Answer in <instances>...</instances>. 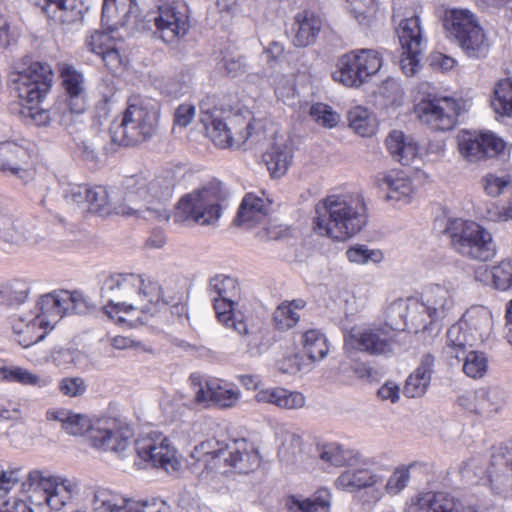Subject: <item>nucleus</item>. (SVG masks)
Returning <instances> with one entry per match:
<instances>
[{"mask_svg":"<svg viewBox=\"0 0 512 512\" xmlns=\"http://www.w3.org/2000/svg\"><path fill=\"white\" fill-rule=\"evenodd\" d=\"M101 297L106 300L105 314L118 322H126L121 313L139 311L154 315L160 298V284L142 274L114 273L105 278Z\"/></svg>","mask_w":512,"mask_h":512,"instance_id":"nucleus-1","label":"nucleus"},{"mask_svg":"<svg viewBox=\"0 0 512 512\" xmlns=\"http://www.w3.org/2000/svg\"><path fill=\"white\" fill-rule=\"evenodd\" d=\"M313 230L335 241H346L367 223V211L361 195H329L314 209Z\"/></svg>","mask_w":512,"mask_h":512,"instance_id":"nucleus-2","label":"nucleus"},{"mask_svg":"<svg viewBox=\"0 0 512 512\" xmlns=\"http://www.w3.org/2000/svg\"><path fill=\"white\" fill-rule=\"evenodd\" d=\"M191 457L203 465L207 474H247L259 466L258 454L243 439L228 443L202 442L193 449Z\"/></svg>","mask_w":512,"mask_h":512,"instance_id":"nucleus-3","label":"nucleus"},{"mask_svg":"<svg viewBox=\"0 0 512 512\" xmlns=\"http://www.w3.org/2000/svg\"><path fill=\"white\" fill-rule=\"evenodd\" d=\"M48 415L53 420L61 422L62 428L70 435L79 436L88 432L95 448L125 457V452L130 447L131 430L127 427H118L115 422L94 427L87 416L64 409L48 412Z\"/></svg>","mask_w":512,"mask_h":512,"instance_id":"nucleus-4","label":"nucleus"},{"mask_svg":"<svg viewBox=\"0 0 512 512\" xmlns=\"http://www.w3.org/2000/svg\"><path fill=\"white\" fill-rule=\"evenodd\" d=\"M160 108L156 102L129 104L120 122H113L110 135L113 143L136 146L149 140L156 132Z\"/></svg>","mask_w":512,"mask_h":512,"instance_id":"nucleus-5","label":"nucleus"},{"mask_svg":"<svg viewBox=\"0 0 512 512\" xmlns=\"http://www.w3.org/2000/svg\"><path fill=\"white\" fill-rule=\"evenodd\" d=\"M226 192L220 183H211L183 196L176 207V222L191 221L198 225H214L224 208Z\"/></svg>","mask_w":512,"mask_h":512,"instance_id":"nucleus-6","label":"nucleus"},{"mask_svg":"<svg viewBox=\"0 0 512 512\" xmlns=\"http://www.w3.org/2000/svg\"><path fill=\"white\" fill-rule=\"evenodd\" d=\"M445 233L450 237L453 248L462 256L488 261L495 255L496 246L491 233L474 221L451 220Z\"/></svg>","mask_w":512,"mask_h":512,"instance_id":"nucleus-7","label":"nucleus"},{"mask_svg":"<svg viewBox=\"0 0 512 512\" xmlns=\"http://www.w3.org/2000/svg\"><path fill=\"white\" fill-rule=\"evenodd\" d=\"M444 27L468 57L482 58L487 55L488 40L483 28L470 11L453 9L446 12Z\"/></svg>","mask_w":512,"mask_h":512,"instance_id":"nucleus-8","label":"nucleus"},{"mask_svg":"<svg viewBox=\"0 0 512 512\" xmlns=\"http://www.w3.org/2000/svg\"><path fill=\"white\" fill-rule=\"evenodd\" d=\"M144 182L137 175L127 177L122 190H111V203L114 213L123 216H135L146 219L155 218L169 221L170 213L166 208L149 204L144 193Z\"/></svg>","mask_w":512,"mask_h":512,"instance_id":"nucleus-9","label":"nucleus"},{"mask_svg":"<svg viewBox=\"0 0 512 512\" xmlns=\"http://www.w3.org/2000/svg\"><path fill=\"white\" fill-rule=\"evenodd\" d=\"M382 63V56L377 50H353L338 59L332 78L346 87L357 88L374 76Z\"/></svg>","mask_w":512,"mask_h":512,"instance_id":"nucleus-10","label":"nucleus"},{"mask_svg":"<svg viewBox=\"0 0 512 512\" xmlns=\"http://www.w3.org/2000/svg\"><path fill=\"white\" fill-rule=\"evenodd\" d=\"M135 451L141 460L168 473L176 472L182 467L176 448L161 432L154 431L138 438L135 441Z\"/></svg>","mask_w":512,"mask_h":512,"instance_id":"nucleus-11","label":"nucleus"},{"mask_svg":"<svg viewBox=\"0 0 512 512\" xmlns=\"http://www.w3.org/2000/svg\"><path fill=\"white\" fill-rule=\"evenodd\" d=\"M147 17L148 22L154 23V34L165 43L176 42L186 35L190 27L188 9L178 2L164 3Z\"/></svg>","mask_w":512,"mask_h":512,"instance_id":"nucleus-12","label":"nucleus"},{"mask_svg":"<svg viewBox=\"0 0 512 512\" xmlns=\"http://www.w3.org/2000/svg\"><path fill=\"white\" fill-rule=\"evenodd\" d=\"M60 78L67 100L59 124L68 127L73 122V115L82 114L88 107L87 86L82 72L72 65H62Z\"/></svg>","mask_w":512,"mask_h":512,"instance_id":"nucleus-13","label":"nucleus"},{"mask_svg":"<svg viewBox=\"0 0 512 512\" xmlns=\"http://www.w3.org/2000/svg\"><path fill=\"white\" fill-rule=\"evenodd\" d=\"M382 482L383 477L363 463L359 466L345 469L335 480V486L337 489L350 493L369 489L366 492V502L373 505L378 503L384 495L383 491L378 487Z\"/></svg>","mask_w":512,"mask_h":512,"instance_id":"nucleus-14","label":"nucleus"},{"mask_svg":"<svg viewBox=\"0 0 512 512\" xmlns=\"http://www.w3.org/2000/svg\"><path fill=\"white\" fill-rule=\"evenodd\" d=\"M458 148L466 161L475 163L501 154L505 149V142L490 132L478 134L462 131L458 135Z\"/></svg>","mask_w":512,"mask_h":512,"instance_id":"nucleus-15","label":"nucleus"},{"mask_svg":"<svg viewBox=\"0 0 512 512\" xmlns=\"http://www.w3.org/2000/svg\"><path fill=\"white\" fill-rule=\"evenodd\" d=\"M189 380L198 404H215L221 408H229L239 400V390L221 383L218 379H203L198 374H192Z\"/></svg>","mask_w":512,"mask_h":512,"instance_id":"nucleus-16","label":"nucleus"},{"mask_svg":"<svg viewBox=\"0 0 512 512\" xmlns=\"http://www.w3.org/2000/svg\"><path fill=\"white\" fill-rule=\"evenodd\" d=\"M460 113L459 103L448 97L436 98L419 105V118L434 131H449Z\"/></svg>","mask_w":512,"mask_h":512,"instance_id":"nucleus-17","label":"nucleus"},{"mask_svg":"<svg viewBox=\"0 0 512 512\" xmlns=\"http://www.w3.org/2000/svg\"><path fill=\"white\" fill-rule=\"evenodd\" d=\"M395 334L385 327L373 326L361 331H351L345 343L371 355H387L393 352Z\"/></svg>","mask_w":512,"mask_h":512,"instance_id":"nucleus-18","label":"nucleus"},{"mask_svg":"<svg viewBox=\"0 0 512 512\" xmlns=\"http://www.w3.org/2000/svg\"><path fill=\"white\" fill-rule=\"evenodd\" d=\"M455 304L451 291L439 284L429 286L422 294L421 300L414 301L417 310H425L427 318L432 322H441L449 317L454 310Z\"/></svg>","mask_w":512,"mask_h":512,"instance_id":"nucleus-19","label":"nucleus"},{"mask_svg":"<svg viewBox=\"0 0 512 512\" xmlns=\"http://www.w3.org/2000/svg\"><path fill=\"white\" fill-rule=\"evenodd\" d=\"M486 476L481 478L492 494L503 498L512 496V454H492Z\"/></svg>","mask_w":512,"mask_h":512,"instance_id":"nucleus-20","label":"nucleus"},{"mask_svg":"<svg viewBox=\"0 0 512 512\" xmlns=\"http://www.w3.org/2000/svg\"><path fill=\"white\" fill-rule=\"evenodd\" d=\"M405 512H461L462 503L446 492H424L406 504Z\"/></svg>","mask_w":512,"mask_h":512,"instance_id":"nucleus-21","label":"nucleus"},{"mask_svg":"<svg viewBox=\"0 0 512 512\" xmlns=\"http://www.w3.org/2000/svg\"><path fill=\"white\" fill-rule=\"evenodd\" d=\"M0 238L9 244L22 245L37 243L39 236L32 222L0 215Z\"/></svg>","mask_w":512,"mask_h":512,"instance_id":"nucleus-22","label":"nucleus"},{"mask_svg":"<svg viewBox=\"0 0 512 512\" xmlns=\"http://www.w3.org/2000/svg\"><path fill=\"white\" fill-rule=\"evenodd\" d=\"M85 6L82 0H44L42 11L45 15L63 26L81 22Z\"/></svg>","mask_w":512,"mask_h":512,"instance_id":"nucleus-23","label":"nucleus"},{"mask_svg":"<svg viewBox=\"0 0 512 512\" xmlns=\"http://www.w3.org/2000/svg\"><path fill=\"white\" fill-rule=\"evenodd\" d=\"M263 159L273 177L285 175L293 160L291 140L283 135H275L273 143L263 155Z\"/></svg>","mask_w":512,"mask_h":512,"instance_id":"nucleus-24","label":"nucleus"},{"mask_svg":"<svg viewBox=\"0 0 512 512\" xmlns=\"http://www.w3.org/2000/svg\"><path fill=\"white\" fill-rule=\"evenodd\" d=\"M49 324L50 321L35 315L27 317L15 315L11 321L16 341L24 348L40 342L46 334V331L41 332V330L47 328Z\"/></svg>","mask_w":512,"mask_h":512,"instance_id":"nucleus-25","label":"nucleus"},{"mask_svg":"<svg viewBox=\"0 0 512 512\" xmlns=\"http://www.w3.org/2000/svg\"><path fill=\"white\" fill-rule=\"evenodd\" d=\"M86 46L89 51L100 56L109 70L116 71L122 66L123 58L109 34L95 31L87 38Z\"/></svg>","mask_w":512,"mask_h":512,"instance_id":"nucleus-26","label":"nucleus"},{"mask_svg":"<svg viewBox=\"0 0 512 512\" xmlns=\"http://www.w3.org/2000/svg\"><path fill=\"white\" fill-rule=\"evenodd\" d=\"M322 19L310 11L297 13L292 27L293 44L296 47H307L315 43L322 29Z\"/></svg>","mask_w":512,"mask_h":512,"instance_id":"nucleus-27","label":"nucleus"},{"mask_svg":"<svg viewBox=\"0 0 512 512\" xmlns=\"http://www.w3.org/2000/svg\"><path fill=\"white\" fill-rule=\"evenodd\" d=\"M139 181L144 182V193L150 205L154 207L163 206V202L171 198L175 186V177L172 172H166L155 178H148L144 175H137Z\"/></svg>","mask_w":512,"mask_h":512,"instance_id":"nucleus-28","label":"nucleus"},{"mask_svg":"<svg viewBox=\"0 0 512 512\" xmlns=\"http://www.w3.org/2000/svg\"><path fill=\"white\" fill-rule=\"evenodd\" d=\"M94 512H138V501L107 488H98L93 496Z\"/></svg>","mask_w":512,"mask_h":512,"instance_id":"nucleus-29","label":"nucleus"},{"mask_svg":"<svg viewBox=\"0 0 512 512\" xmlns=\"http://www.w3.org/2000/svg\"><path fill=\"white\" fill-rule=\"evenodd\" d=\"M270 201L267 198L248 193L243 198L234 220L238 226L248 227L260 223L268 214Z\"/></svg>","mask_w":512,"mask_h":512,"instance_id":"nucleus-30","label":"nucleus"},{"mask_svg":"<svg viewBox=\"0 0 512 512\" xmlns=\"http://www.w3.org/2000/svg\"><path fill=\"white\" fill-rule=\"evenodd\" d=\"M257 402L274 404L281 409L296 410L305 406L306 398L298 391L284 388L263 389L255 396Z\"/></svg>","mask_w":512,"mask_h":512,"instance_id":"nucleus-31","label":"nucleus"},{"mask_svg":"<svg viewBox=\"0 0 512 512\" xmlns=\"http://www.w3.org/2000/svg\"><path fill=\"white\" fill-rule=\"evenodd\" d=\"M476 341V336L467 332L463 322L455 323L447 331L444 353L448 358L460 362L461 355L468 352V348L473 347Z\"/></svg>","mask_w":512,"mask_h":512,"instance_id":"nucleus-32","label":"nucleus"},{"mask_svg":"<svg viewBox=\"0 0 512 512\" xmlns=\"http://www.w3.org/2000/svg\"><path fill=\"white\" fill-rule=\"evenodd\" d=\"M435 358L431 354L423 356L420 365L407 378L403 393L409 398L421 397L425 394L431 380V372Z\"/></svg>","mask_w":512,"mask_h":512,"instance_id":"nucleus-33","label":"nucleus"},{"mask_svg":"<svg viewBox=\"0 0 512 512\" xmlns=\"http://www.w3.org/2000/svg\"><path fill=\"white\" fill-rule=\"evenodd\" d=\"M47 69L44 68L45 76H42V82L33 83L29 82V77L22 76L18 81V85H11L12 91L16 97L21 101V105L25 104H40L51 90L52 84H49L47 78Z\"/></svg>","mask_w":512,"mask_h":512,"instance_id":"nucleus-34","label":"nucleus"},{"mask_svg":"<svg viewBox=\"0 0 512 512\" xmlns=\"http://www.w3.org/2000/svg\"><path fill=\"white\" fill-rule=\"evenodd\" d=\"M377 183L380 189L387 192L385 198L389 201L408 202L413 192L411 180L399 172L384 174L378 178Z\"/></svg>","mask_w":512,"mask_h":512,"instance_id":"nucleus-35","label":"nucleus"},{"mask_svg":"<svg viewBox=\"0 0 512 512\" xmlns=\"http://www.w3.org/2000/svg\"><path fill=\"white\" fill-rule=\"evenodd\" d=\"M396 33L404 51L412 53H421L423 46V36L418 16H412L402 19L396 29Z\"/></svg>","mask_w":512,"mask_h":512,"instance_id":"nucleus-36","label":"nucleus"},{"mask_svg":"<svg viewBox=\"0 0 512 512\" xmlns=\"http://www.w3.org/2000/svg\"><path fill=\"white\" fill-rule=\"evenodd\" d=\"M29 498L35 505H47L48 495H53L56 487V476L46 471L33 470L28 475Z\"/></svg>","mask_w":512,"mask_h":512,"instance_id":"nucleus-37","label":"nucleus"},{"mask_svg":"<svg viewBox=\"0 0 512 512\" xmlns=\"http://www.w3.org/2000/svg\"><path fill=\"white\" fill-rule=\"evenodd\" d=\"M30 159L28 150L21 145L6 142L0 145V169L18 174L25 169Z\"/></svg>","mask_w":512,"mask_h":512,"instance_id":"nucleus-38","label":"nucleus"},{"mask_svg":"<svg viewBox=\"0 0 512 512\" xmlns=\"http://www.w3.org/2000/svg\"><path fill=\"white\" fill-rule=\"evenodd\" d=\"M44 68L47 69V78L49 84H53V70L48 63L44 62H32L28 57L24 58L21 63L14 66V70L10 73V85H18V81L22 76L29 77V82H42V76H45Z\"/></svg>","mask_w":512,"mask_h":512,"instance_id":"nucleus-39","label":"nucleus"},{"mask_svg":"<svg viewBox=\"0 0 512 512\" xmlns=\"http://www.w3.org/2000/svg\"><path fill=\"white\" fill-rule=\"evenodd\" d=\"M464 326L474 331L477 341L483 342L492 329V314L483 306H474L468 309L463 315Z\"/></svg>","mask_w":512,"mask_h":512,"instance_id":"nucleus-40","label":"nucleus"},{"mask_svg":"<svg viewBox=\"0 0 512 512\" xmlns=\"http://www.w3.org/2000/svg\"><path fill=\"white\" fill-rule=\"evenodd\" d=\"M288 505L291 512H329L331 493L328 489L321 488L307 499L292 496Z\"/></svg>","mask_w":512,"mask_h":512,"instance_id":"nucleus-41","label":"nucleus"},{"mask_svg":"<svg viewBox=\"0 0 512 512\" xmlns=\"http://www.w3.org/2000/svg\"><path fill=\"white\" fill-rule=\"evenodd\" d=\"M386 146L393 158L403 165H409L418 152L416 144L407 141L403 132L398 130H394L388 135Z\"/></svg>","mask_w":512,"mask_h":512,"instance_id":"nucleus-42","label":"nucleus"},{"mask_svg":"<svg viewBox=\"0 0 512 512\" xmlns=\"http://www.w3.org/2000/svg\"><path fill=\"white\" fill-rule=\"evenodd\" d=\"M137 10L136 0H104L102 21L107 24H125L129 16Z\"/></svg>","mask_w":512,"mask_h":512,"instance_id":"nucleus-43","label":"nucleus"},{"mask_svg":"<svg viewBox=\"0 0 512 512\" xmlns=\"http://www.w3.org/2000/svg\"><path fill=\"white\" fill-rule=\"evenodd\" d=\"M414 301L398 299L392 302L385 311V328L392 333L395 331H403L408 326V312L409 309L415 311Z\"/></svg>","mask_w":512,"mask_h":512,"instance_id":"nucleus-44","label":"nucleus"},{"mask_svg":"<svg viewBox=\"0 0 512 512\" xmlns=\"http://www.w3.org/2000/svg\"><path fill=\"white\" fill-rule=\"evenodd\" d=\"M349 127L362 137H370L377 130V121L368 109L357 106L347 113Z\"/></svg>","mask_w":512,"mask_h":512,"instance_id":"nucleus-45","label":"nucleus"},{"mask_svg":"<svg viewBox=\"0 0 512 512\" xmlns=\"http://www.w3.org/2000/svg\"><path fill=\"white\" fill-rule=\"evenodd\" d=\"M213 302L219 322L226 327H232L237 333H247L246 322L242 318H238L234 311L236 299L214 298Z\"/></svg>","mask_w":512,"mask_h":512,"instance_id":"nucleus-46","label":"nucleus"},{"mask_svg":"<svg viewBox=\"0 0 512 512\" xmlns=\"http://www.w3.org/2000/svg\"><path fill=\"white\" fill-rule=\"evenodd\" d=\"M303 351L312 361L324 359L329 352L326 336L317 329L307 330L302 335Z\"/></svg>","mask_w":512,"mask_h":512,"instance_id":"nucleus-47","label":"nucleus"},{"mask_svg":"<svg viewBox=\"0 0 512 512\" xmlns=\"http://www.w3.org/2000/svg\"><path fill=\"white\" fill-rule=\"evenodd\" d=\"M78 490L79 484L76 479L56 476V487L53 495L47 497V506L53 510H60L72 500Z\"/></svg>","mask_w":512,"mask_h":512,"instance_id":"nucleus-48","label":"nucleus"},{"mask_svg":"<svg viewBox=\"0 0 512 512\" xmlns=\"http://www.w3.org/2000/svg\"><path fill=\"white\" fill-rule=\"evenodd\" d=\"M474 411L478 414L491 416L501 409L503 398L497 389L480 388L474 395Z\"/></svg>","mask_w":512,"mask_h":512,"instance_id":"nucleus-49","label":"nucleus"},{"mask_svg":"<svg viewBox=\"0 0 512 512\" xmlns=\"http://www.w3.org/2000/svg\"><path fill=\"white\" fill-rule=\"evenodd\" d=\"M206 124V132L211 141L219 148H232L233 132L230 129L228 118L222 120L212 114Z\"/></svg>","mask_w":512,"mask_h":512,"instance_id":"nucleus-50","label":"nucleus"},{"mask_svg":"<svg viewBox=\"0 0 512 512\" xmlns=\"http://www.w3.org/2000/svg\"><path fill=\"white\" fill-rule=\"evenodd\" d=\"M60 302V291L41 296L36 304L37 313L35 316L50 321L48 326L52 329L57 320L62 318Z\"/></svg>","mask_w":512,"mask_h":512,"instance_id":"nucleus-51","label":"nucleus"},{"mask_svg":"<svg viewBox=\"0 0 512 512\" xmlns=\"http://www.w3.org/2000/svg\"><path fill=\"white\" fill-rule=\"evenodd\" d=\"M0 380L13 381L22 385H32L38 387H45L51 383L48 378H41L40 376L29 372L22 367H0Z\"/></svg>","mask_w":512,"mask_h":512,"instance_id":"nucleus-52","label":"nucleus"},{"mask_svg":"<svg viewBox=\"0 0 512 512\" xmlns=\"http://www.w3.org/2000/svg\"><path fill=\"white\" fill-rule=\"evenodd\" d=\"M22 110V115L26 119H30L36 126H46L51 121L59 123V118L62 116V104L55 105L51 110L41 108L39 104H25Z\"/></svg>","mask_w":512,"mask_h":512,"instance_id":"nucleus-53","label":"nucleus"},{"mask_svg":"<svg viewBox=\"0 0 512 512\" xmlns=\"http://www.w3.org/2000/svg\"><path fill=\"white\" fill-rule=\"evenodd\" d=\"M491 106L498 115H512V79L507 78L498 82Z\"/></svg>","mask_w":512,"mask_h":512,"instance_id":"nucleus-54","label":"nucleus"},{"mask_svg":"<svg viewBox=\"0 0 512 512\" xmlns=\"http://www.w3.org/2000/svg\"><path fill=\"white\" fill-rule=\"evenodd\" d=\"M422 466L421 463L412 462L408 465H400L392 472L385 484V491L391 496L400 494L409 484L411 470Z\"/></svg>","mask_w":512,"mask_h":512,"instance_id":"nucleus-55","label":"nucleus"},{"mask_svg":"<svg viewBox=\"0 0 512 512\" xmlns=\"http://www.w3.org/2000/svg\"><path fill=\"white\" fill-rule=\"evenodd\" d=\"M209 291L215 294V298L224 300L237 299L240 288L237 280L226 275H216L209 281Z\"/></svg>","mask_w":512,"mask_h":512,"instance_id":"nucleus-56","label":"nucleus"},{"mask_svg":"<svg viewBox=\"0 0 512 512\" xmlns=\"http://www.w3.org/2000/svg\"><path fill=\"white\" fill-rule=\"evenodd\" d=\"M62 317L68 314H87L91 306L79 292L60 291Z\"/></svg>","mask_w":512,"mask_h":512,"instance_id":"nucleus-57","label":"nucleus"},{"mask_svg":"<svg viewBox=\"0 0 512 512\" xmlns=\"http://www.w3.org/2000/svg\"><path fill=\"white\" fill-rule=\"evenodd\" d=\"M228 121L233 132L232 148H239L253 135V121L239 114L229 116Z\"/></svg>","mask_w":512,"mask_h":512,"instance_id":"nucleus-58","label":"nucleus"},{"mask_svg":"<svg viewBox=\"0 0 512 512\" xmlns=\"http://www.w3.org/2000/svg\"><path fill=\"white\" fill-rule=\"evenodd\" d=\"M87 203L89 210L101 215L114 213L111 203V191L108 192L103 186L89 187Z\"/></svg>","mask_w":512,"mask_h":512,"instance_id":"nucleus-59","label":"nucleus"},{"mask_svg":"<svg viewBox=\"0 0 512 512\" xmlns=\"http://www.w3.org/2000/svg\"><path fill=\"white\" fill-rule=\"evenodd\" d=\"M464 373L471 378L482 377L487 369V358L483 352L468 351L461 355Z\"/></svg>","mask_w":512,"mask_h":512,"instance_id":"nucleus-60","label":"nucleus"},{"mask_svg":"<svg viewBox=\"0 0 512 512\" xmlns=\"http://www.w3.org/2000/svg\"><path fill=\"white\" fill-rule=\"evenodd\" d=\"M0 300H7L12 304L25 301L29 293V286L25 281L12 280L0 287Z\"/></svg>","mask_w":512,"mask_h":512,"instance_id":"nucleus-61","label":"nucleus"},{"mask_svg":"<svg viewBox=\"0 0 512 512\" xmlns=\"http://www.w3.org/2000/svg\"><path fill=\"white\" fill-rule=\"evenodd\" d=\"M492 279L495 288L506 291L512 287V259L502 261L492 269Z\"/></svg>","mask_w":512,"mask_h":512,"instance_id":"nucleus-62","label":"nucleus"},{"mask_svg":"<svg viewBox=\"0 0 512 512\" xmlns=\"http://www.w3.org/2000/svg\"><path fill=\"white\" fill-rule=\"evenodd\" d=\"M310 115L320 125L333 128L339 123V115L323 103H316L310 109Z\"/></svg>","mask_w":512,"mask_h":512,"instance_id":"nucleus-63","label":"nucleus"},{"mask_svg":"<svg viewBox=\"0 0 512 512\" xmlns=\"http://www.w3.org/2000/svg\"><path fill=\"white\" fill-rule=\"evenodd\" d=\"M299 314L285 303L279 305L273 314L274 322L278 329L288 330L294 327L299 321Z\"/></svg>","mask_w":512,"mask_h":512,"instance_id":"nucleus-64","label":"nucleus"}]
</instances>
